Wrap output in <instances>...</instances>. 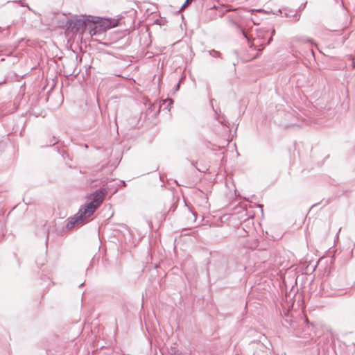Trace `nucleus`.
<instances>
[{
    "label": "nucleus",
    "mask_w": 355,
    "mask_h": 355,
    "mask_svg": "<svg viewBox=\"0 0 355 355\" xmlns=\"http://www.w3.org/2000/svg\"><path fill=\"white\" fill-rule=\"evenodd\" d=\"M243 35H244L245 37L248 38L247 35H245V33L243 31Z\"/></svg>",
    "instance_id": "nucleus-8"
},
{
    "label": "nucleus",
    "mask_w": 355,
    "mask_h": 355,
    "mask_svg": "<svg viewBox=\"0 0 355 355\" xmlns=\"http://www.w3.org/2000/svg\"><path fill=\"white\" fill-rule=\"evenodd\" d=\"M90 16L88 17H83V18L69 21L67 23L68 28L75 32L83 33L85 28L89 27L91 29L90 33L92 35L96 34V26H95V24H97L98 21L94 20L93 17H92V19H90Z\"/></svg>",
    "instance_id": "nucleus-1"
},
{
    "label": "nucleus",
    "mask_w": 355,
    "mask_h": 355,
    "mask_svg": "<svg viewBox=\"0 0 355 355\" xmlns=\"http://www.w3.org/2000/svg\"><path fill=\"white\" fill-rule=\"evenodd\" d=\"M84 212L83 208H81L78 213L73 217L71 218L67 223L66 227L67 230H71L75 227L76 225L82 224L87 218L89 216H85L81 213Z\"/></svg>",
    "instance_id": "nucleus-3"
},
{
    "label": "nucleus",
    "mask_w": 355,
    "mask_h": 355,
    "mask_svg": "<svg viewBox=\"0 0 355 355\" xmlns=\"http://www.w3.org/2000/svg\"><path fill=\"white\" fill-rule=\"evenodd\" d=\"M191 0H187L185 1V3L183 4V6H182L181 9L184 8L185 6H187V4L189 3V2L191 1Z\"/></svg>",
    "instance_id": "nucleus-6"
},
{
    "label": "nucleus",
    "mask_w": 355,
    "mask_h": 355,
    "mask_svg": "<svg viewBox=\"0 0 355 355\" xmlns=\"http://www.w3.org/2000/svg\"><path fill=\"white\" fill-rule=\"evenodd\" d=\"M271 40H272V37H270V39L268 40V43H267V44H269V43L270 42V41H271Z\"/></svg>",
    "instance_id": "nucleus-7"
},
{
    "label": "nucleus",
    "mask_w": 355,
    "mask_h": 355,
    "mask_svg": "<svg viewBox=\"0 0 355 355\" xmlns=\"http://www.w3.org/2000/svg\"><path fill=\"white\" fill-rule=\"evenodd\" d=\"M105 193L97 191L93 198V200L85 206L83 209L84 212L81 213L85 216H91L96 209L101 205L104 200Z\"/></svg>",
    "instance_id": "nucleus-2"
},
{
    "label": "nucleus",
    "mask_w": 355,
    "mask_h": 355,
    "mask_svg": "<svg viewBox=\"0 0 355 355\" xmlns=\"http://www.w3.org/2000/svg\"><path fill=\"white\" fill-rule=\"evenodd\" d=\"M94 19L98 21L97 23H100V26L103 27L104 29L111 28L118 24V21L116 19H101V21L98 17H94Z\"/></svg>",
    "instance_id": "nucleus-4"
},
{
    "label": "nucleus",
    "mask_w": 355,
    "mask_h": 355,
    "mask_svg": "<svg viewBox=\"0 0 355 355\" xmlns=\"http://www.w3.org/2000/svg\"><path fill=\"white\" fill-rule=\"evenodd\" d=\"M272 34H275V30L272 31Z\"/></svg>",
    "instance_id": "nucleus-9"
},
{
    "label": "nucleus",
    "mask_w": 355,
    "mask_h": 355,
    "mask_svg": "<svg viewBox=\"0 0 355 355\" xmlns=\"http://www.w3.org/2000/svg\"><path fill=\"white\" fill-rule=\"evenodd\" d=\"M262 45H263V44L262 43H259V42L258 41L257 39L254 38L253 41H252V43L251 44V46H262Z\"/></svg>",
    "instance_id": "nucleus-5"
}]
</instances>
